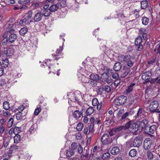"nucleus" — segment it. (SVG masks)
Returning a JSON list of instances; mask_svg holds the SVG:
<instances>
[{"label": "nucleus", "instance_id": "obj_6", "mask_svg": "<svg viewBox=\"0 0 160 160\" xmlns=\"http://www.w3.org/2000/svg\"><path fill=\"white\" fill-rule=\"evenodd\" d=\"M15 30L13 29H10L8 32H9L10 35L8 38V42L12 43L16 41L17 38V35L14 33Z\"/></svg>", "mask_w": 160, "mask_h": 160}, {"label": "nucleus", "instance_id": "obj_32", "mask_svg": "<svg viewBox=\"0 0 160 160\" xmlns=\"http://www.w3.org/2000/svg\"><path fill=\"white\" fill-rule=\"evenodd\" d=\"M59 8L58 5L57 4L52 5L49 8V9L51 12H55L57 11Z\"/></svg>", "mask_w": 160, "mask_h": 160}, {"label": "nucleus", "instance_id": "obj_34", "mask_svg": "<svg viewBox=\"0 0 160 160\" xmlns=\"http://www.w3.org/2000/svg\"><path fill=\"white\" fill-rule=\"evenodd\" d=\"M74 153V152L71 148H69L67 150L66 152V156L68 157H70L73 155Z\"/></svg>", "mask_w": 160, "mask_h": 160}, {"label": "nucleus", "instance_id": "obj_51", "mask_svg": "<svg viewBox=\"0 0 160 160\" xmlns=\"http://www.w3.org/2000/svg\"><path fill=\"white\" fill-rule=\"evenodd\" d=\"M8 42V38L7 37H5L2 40V44L3 46H6L7 45Z\"/></svg>", "mask_w": 160, "mask_h": 160}, {"label": "nucleus", "instance_id": "obj_27", "mask_svg": "<svg viewBox=\"0 0 160 160\" xmlns=\"http://www.w3.org/2000/svg\"><path fill=\"white\" fill-rule=\"evenodd\" d=\"M144 113L143 110L142 108H139L138 110L137 113V116H136V118H138L140 117L142 118L143 117Z\"/></svg>", "mask_w": 160, "mask_h": 160}, {"label": "nucleus", "instance_id": "obj_24", "mask_svg": "<svg viewBox=\"0 0 160 160\" xmlns=\"http://www.w3.org/2000/svg\"><path fill=\"white\" fill-rule=\"evenodd\" d=\"M94 109L92 107H89L88 108L87 110H86L85 112H85V113H84L85 115H84V116H90L91 115L92 113L93 112Z\"/></svg>", "mask_w": 160, "mask_h": 160}, {"label": "nucleus", "instance_id": "obj_46", "mask_svg": "<svg viewBox=\"0 0 160 160\" xmlns=\"http://www.w3.org/2000/svg\"><path fill=\"white\" fill-rule=\"evenodd\" d=\"M154 74L156 77H160V67H157L154 71Z\"/></svg>", "mask_w": 160, "mask_h": 160}, {"label": "nucleus", "instance_id": "obj_3", "mask_svg": "<svg viewBox=\"0 0 160 160\" xmlns=\"http://www.w3.org/2000/svg\"><path fill=\"white\" fill-rule=\"evenodd\" d=\"M76 92L73 93L72 92H69L67 93V96L70 97L69 99L70 100L74 102H79V100L80 98L81 97V94L79 92Z\"/></svg>", "mask_w": 160, "mask_h": 160}, {"label": "nucleus", "instance_id": "obj_12", "mask_svg": "<svg viewBox=\"0 0 160 160\" xmlns=\"http://www.w3.org/2000/svg\"><path fill=\"white\" fill-rule=\"evenodd\" d=\"M152 145V141L149 138H146L144 140V147L145 149L149 150L151 147Z\"/></svg>", "mask_w": 160, "mask_h": 160}, {"label": "nucleus", "instance_id": "obj_40", "mask_svg": "<svg viewBox=\"0 0 160 160\" xmlns=\"http://www.w3.org/2000/svg\"><path fill=\"white\" fill-rule=\"evenodd\" d=\"M156 130V126L155 125H152L149 128V132L150 134H153L155 132Z\"/></svg>", "mask_w": 160, "mask_h": 160}, {"label": "nucleus", "instance_id": "obj_35", "mask_svg": "<svg viewBox=\"0 0 160 160\" xmlns=\"http://www.w3.org/2000/svg\"><path fill=\"white\" fill-rule=\"evenodd\" d=\"M148 6V2L145 1H142L141 2V7L142 9H145Z\"/></svg>", "mask_w": 160, "mask_h": 160}, {"label": "nucleus", "instance_id": "obj_58", "mask_svg": "<svg viewBox=\"0 0 160 160\" xmlns=\"http://www.w3.org/2000/svg\"><path fill=\"white\" fill-rule=\"evenodd\" d=\"M77 149H78L79 153L81 154L82 152L83 148L80 144L78 145Z\"/></svg>", "mask_w": 160, "mask_h": 160}, {"label": "nucleus", "instance_id": "obj_16", "mask_svg": "<svg viewBox=\"0 0 160 160\" xmlns=\"http://www.w3.org/2000/svg\"><path fill=\"white\" fill-rule=\"evenodd\" d=\"M142 143V140L139 137H137L134 140L132 145L134 147H139Z\"/></svg>", "mask_w": 160, "mask_h": 160}, {"label": "nucleus", "instance_id": "obj_30", "mask_svg": "<svg viewBox=\"0 0 160 160\" xmlns=\"http://www.w3.org/2000/svg\"><path fill=\"white\" fill-rule=\"evenodd\" d=\"M109 138V136L108 134H105L103 135L101 138V141L103 144H105L107 142Z\"/></svg>", "mask_w": 160, "mask_h": 160}, {"label": "nucleus", "instance_id": "obj_25", "mask_svg": "<svg viewBox=\"0 0 160 160\" xmlns=\"http://www.w3.org/2000/svg\"><path fill=\"white\" fill-rule=\"evenodd\" d=\"M122 68V65L121 63L118 62L115 63L113 66V69L116 71H119Z\"/></svg>", "mask_w": 160, "mask_h": 160}, {"label": "nucleus", "instance_id": "obj_21", "mask_svg": "<svg viewBox=\"0 0 160 160\" xmlns=\"http://www.w3.org/2000/svg\"><path fill=\"white\" fill-rule=\"evenodd\" d=\"M43 17L42 13L39 12L37 13L33 17V20L35 22L40 21L42 20Z\"/></svg>", "mask_w": 160, "mask_h": 160}, {"label": "nucleus", "instance_id": "obj_2", "mask_svg": "<svg viewBox=\"0 0 160 160\" xmlns=\"http://www.w3.org/2000/svg\"><path fill=\"white\" fill-rule=\"evenodd\" d=\"M112 70L110 69H108L106 68H104V70H102V72L103 73L101 75V81L102 82H106L108 83H110L112 82V79L109 78L108 74H110L109 72L112 71Z\"/></svg>", "mask_w": 160, "mask_h": 160}, {"label": "nucleus", "instance_id": "obj_59", "mask_svg": "<svg viewBox=\"0 0 160 160\" xmlns=\"http://www.w3.org/2000/svg\"><path fill=\"white\" fill-rule=\"evenodd\" d=\"M63 48L62 47L60 46L59 47V48H58L57 49L56 54H57L60 55L62 52V50H63Z\"/></svg>", "mask_w": 160, "mask_h": 160}, {"label": "nucleus", "instance_id": "obj_64", "mask_svg": "<svg viewBox=\"0 0 160 160\" xmlns=\"http://www.w3.org/2000/svg\"><path fill=\"white\" fill-rule=\"evenodd\" d=\"M52 55L53 56V59L54 60H58L59 58L60 57L59 56L60 55L59 54H52Z\"/></svg>", "mask_w": 160, "mask_h": 160}, {"label": "nucleus", "instance_id": "obj_63", "mask_svg": "<svg viewBox=\"0 0 160 160\" xmlns=\"http://www.w3.org/2000/svg\"><path fill=\"white\" fill-rule=\"evenodd\" d=\"M3 115L5 117H8L10 115V113L8 111H3Z\"/></svg>", "mask_w": 160, "mask_h": 160}, {"label": "nucleus", "instance_id": "obj_31", "mask_svg": "<svg viewBox=\"0 0 160 160\" xmlns=\"http://www.w3.org/2000/svg\"><path fill=\"white\" fill-rule=\"evenodd\" d=\"M3 108L6 110H9L10 108V104L8 101H5L3 103Z\"/></svg>", "mask_w": 160, "mask_h": 160}, {"label": "nucleus", "instance_id": "obj_29", "mask_svg": "<svg viewBox=\"0 0 160 160\" xmlns=\"http://www.w3.org/2000/svg\"><path fill=\"white\" fill-rule=\"evenodd\" d=\"M120 150L117 147H113L111 151V153L113 155L117 154L119 152Z\"/></svg>", "mask_w": 160, "mask_h": 160}, {"label": "nucleus", "instance_id": "obj_22", "mask_svg": "<svg viewBox=\"0 0 160 160\" xmlns=\"http://www.w3.org/2000/svg\"><path fill=\"white\" fill-rule=\"evenodd\" d=\"M31 22V21H29L28 19L24 18L19 21V24L21 26H25L26 25H29Z\"/></svg>", "mask_w": 160, "mask_h": 160}, {"label": "nucleus", "instance_id": "obj_36", "mask_svg": "<svg viewBox=\"0 0 160 160\" xmlns=\"http://www.w3.org/2000/svg\"><path fill=\"white\" fill-rule=\"evenodd\" d=\"M28 8V7L27 6L25 5H23L20 6H15L14 9L15 10H17L19 9H20L22 10H24Z\"/></svg>", "mask_w": 160, "mask_h": 160}, {"label": "nucleus", "instance_id": "obj_42", "mask_svg": "<svg viewBox=\"0 0 160 160\" xmlns=\"http://www.w3.org/2000/svg\"><path fill=\"white\" fill-rule=\"evenodd\" d=\"M137 152L135 149H132L129 152V155L132 157L135 156L137 154Z\"/></svg>", "mask_w": 160, "mask_h": 160}, {"label": "nucleus", "instance_id": "obj_26", "mask_svg": "<svg viewBox=\"0 0 160 160\" xmlns=\"http://www.w3.org/2000/svg\"><path fill=\"white\" fill-rule=\"evenodd\" d=\"M13 139L14 143L17 144L20 142L21 139V136L19 134H17L13 137Z\"/></svg>", "mask_w": 160, "mask_h": 160}, {"label": "nucleus", "instance_id": "obj_57", "mask_svg": "<svg viewBox=\"0 0 160 160\" xmlns=\"http://www.w3.org/2000/svg\"><path fill=\"white\" fill-rule=\"evenodd\" d=\"M41 107L38 108L36 109L34 111V114L35 115H38L39 113L41 112Z\"/></svg>", "mask_w": 160, "mask_h": 160}, {"label": "nucleus", "instance_id": "obj_20", "mask_svg": "<svg viewBox=\"0 0 160 160\" xmlns=\"http://www.w3.org/2000/svg\"><path fill=\"white\" fill-rule=\"evenodd\" d=\"M152 74L151 72L149 71L146 72L142 74V78L143 80H149L151 78Z\"/></svg>", "mask_w": 160, "mask_h": 160}, {"label": "nucleus", "instance_id": "obj_56", "mask_svg": "<svg viewBox=\"0 0 160 160\" xmlns=\"http://www.w3.org/2000/svg\"><path fill=\"white\" fill-rule=\"evenodd\" d=\"M66 1L65 0H62L59 2L60 6L62 7H65L66 5Z\"/></svg>", "mask_w": 160, "mask_h": 160}, {"label": "nucleus", "instance_id": "obj_19", "mask_svg": "<svg viewBox=\"0 0 160 160\" xmlns=\"http://www.w3.org/2000/svg\"><path fill=\"white\" fill-rule=\"evenodd\" d=\"M123 71L121 73V77H125L127 76L130 71V68L128 67H124L123 68Z\"/></svg>", "mask_w": 160, "mask_h": 160}, {"label": "nucleus", "instance_id": "obj_62", "mask_svg": "<svg viewBox=\"0 0 160 160\" xmlns=\"http://www.w3.org/2000/svg\"><path fill=\"white\" fill-rule=\"evenodd\" d=\"M154 52H156L158 53H160V44L157 45L156 48L154 49Z\"/></svg>", "mask_w": 160, "mask_h": 160}, {"label": "nucleus", "instance_id": "obj_49", "mask_svg": "<svg viewBox=\"0 0 160 160\" xmlns=\"http://www.w3.org/2000/svg\"><path fill=\"white\" fill-rule=\"evenodd\" d=\"M83 126V123H78L76 128L77 130L79 131H81L82 129Z\"/></svg>", "mask_w": 160, "mask_h": 160}, {"label": "nucleus", "instance_id": "obj_23", "mask_svg": "<svg viewBox=\"0 0 160 160\" xmlns=\"http://www.w3.org/2000/svg\"><path fill=\"white\" fill-rule=\"evenodd\" d=\"M148 123V121L146 119H144L138 122L139 128H145Z\"/></svg>", "mask_w": 160, "mask_h": 160}, {"label": "nucleus", "instance_id": "obj_47", "mask_svg": "<svg viewBox=\"0 0 160 160\" xmlns=\"http://www.w3.org/2000/svg\"><path fill=\"white\" fill-rule=\"evenodd\" d=\"M14 130V134L15 135L18 134L21 132V128L19 127H16L13 128Z\"/></svg>", "mask_w": 160, "mask_h": 160}, {"label": "nucleus", "instance_id": "obj_28", "mask_svg": "<svg viewBox=\"0 0 160 160\" xmlns=\"http://www.w3.org/2000/svg\"><path fill=\"white\" fill-rule=\"evenodd\" d=\"M92 104L94 106H97V109L99 110H100V107L98 105L99 102L98 99L96 98H94L92 100Z\"/></svg>", "mask_w": 160, "mask_h": 160}, {"label": "nucleus", "instance_id": "obj_41", "mask_svg": "<svg viewBox=\"0 0 160 160\" xmlns=\"http://www.w3.org/2000/svg\"><path fill=\"white\" fill-rule=\"evenodd\" d=\"M111 73L112 76V77L115 79H117L119 78V75L118 73L116 72H114L113 71H112L109 72V73Z\"/></svg>", "mask_w": 160, "mask_h": 160}, {"label": "nucleus", "instance_id": "obj_61", "mask_svg": "<svg viewBox=\"0 0 160 160\" xmlns=\"http://www.w3.org/2000/svg\"><path fill=\"white\" fill-rule=\"evenodd\" d=\"M146 29L144 28H141L139 30V33L142 36L144 33H146Z\"/></svg>", "mask_w": 160, "mask_h": 160}, {"label": "nucleus", "instance_id": "obj_38", "mask_svg": "<svg viewBox=\"0 0 160 160\" xmlns=\"http://www.w3.org/2000/svg\"><path fill=\"white\" fill-rule=\"evenodd\" d=\"M51 11L49 9H45L43 11L42 14V16L47 17L48 16L51 14Z\"/></svg>", "mask_w": 160, "mask_h": 160}, {"label": "nucleus", "instance_id": "obj_7", "mask_svg": "<svg viewBox=\"0 0 160 160\" xmlns=\"http://www.w3.org/2000/svg\"><path fill=\"white\" fill-rule=\"evenodd\" d=\"M127 97L125 96L122 95L118 97L115 101L116 105L120 106L124 104L127 101Z\"/></svg>", "mask_w": 160, "mask_h": 160}, {"label": "nucleus", "instance_id": "obj_1", "mask_svg": "<svg viewBox=\"0 0 160 160\" xmlns=\"http://www.w3.org/2000/svg\"><path fill=\"white\" fill-rule=\"evenodd\" d=\"M123 127V129H128L129 131L134 134H136L137 132L139 126L138 124L133 123L131 121H129L126 123Z\"/></svg>", "mask_w": 160, "mask_h": 160}, {"label": "nucleus", "instance_id": "obj_53", "mask_svg": "<svg viewBox=\"0 0 160 160\" xmlns=\"http://www.w3.org/2000/svg\"><path fill=\"white\" fill-rule=\"evenodd\" d=\"M71 148L74 151V150H76L77 149L78 145L76 143L73 142L71 144Z\"/></svg>", "mask_w": 160, "mask_h": 160}, {"label": "nucleus", "instance_id": "obj_37", "mask_svg": "<svg viewBox=\"0 0 160 160\" xmlns=\"http://www.w3.org/2000/svg\"><path fill=\"white\" fill-rule=\"evenodd\" d=\"M142 23L143 25H146L148 24L149 19L146 17H143L142 18Z\"/></svg>", "mask_w": 160, "mask_h": 160}, {"label": "nucleus", "instance_id": "obj_44", "mask_svg": "<svg viewBox=\"0 0 160 160\" xmlns=\"http://www.w3.org/2000/svg\"><path fill=\"white\" fill-rule=\"evenodd\" d=\"M23 116L22 113L21 112H19L16 114V117L17 120L22 119Z\"/></svg>", "mask_w": 160, "mask_h": 160}, {"label": "nucleus", "instance_id": "obj_50", "mask_svg": "<svg viewBox=\"0 0 160 160\" xmlns=\"http://www.w3.org/2000/svg\"><path fill=\"white\" fill-rule=\"evenodd\" d=\"M132 88H131V86H129L124 91V94L127 95L129 93L132 91Z\"/></svg>", "mask_w": 160, "mask_h": 160}, {"label": "nucleus", "instance_id": "obj_5", "mask_svg": "<svg viewBox=\"0 0 160 160\" xmlns=\"http://www.w3.org/2000/svg\"><path fill=\"white\" fill-rule=\"evenodd\" d=\"M143 42L141 36H138L136 38L134 43L135 45L137 46L138 51H141L142 49Z\"/></svg>", "mask_w": 160, "mask_h": 160}, {"label": "nucleus", "instance_id": "obj_15", "mask_svg": "<svg viewBox=\"0 0 160 160\" xmlns=\"http://www.w3.org/2000/svg\"><path fill=\"white\" fill-rule=\"evenodd\" d=\"M1 58L2 61V67L5 68H6L8 67L9 64L8 60V59L7 57L4 56L3 55H1Z\"/></svg>", "mask_w": 160, "mask_h": 160}, {"label": "nucleus", "instance_id": "obj_4", "mask_svg": "<svg viewBox=\"0 0 160 160\" xmlns=\"http://www.w3.org/2000/svg\"><path fill=\"white\" fill-rule=\"evenodd\" d=\"M158 103L156 100L150 102L148 106L149 110L151 112H160V111L158 108Z\"/></svg>", "mask_w": 160, "mask_h": 160}, {"label": "nucleus", "instance_id": "obj_10", "mask_svg": "<svg viewBox=\"0 0 160 160\" xmlns=\"http://www.w3.org/2000/svg\"><path fill=\"white\" fill-rule=\"evenodd\" d=\"M15 52V50L12 48H10L7 49L6 50H4L3 52H2L1 55H3L4 56L7 57V56H10L13 54Z\"/></svg>", "mask_w": 160, "mask_h": 160}, {"label": "nucleus", "instance_id": "obj_11", "mask_svg": "<svg viewBox=\"0 0 160 160\" xmlns=\"http://www.w3.org/2000/svg\"><path fill=\"white\" fill-rule=\"evenodd\" d=\"M139 98L137 96L132 97L130 99L129 104L130 106L136 107L138 105V99Z\"/></svg>", "mask_w": 160, "mask_h": 160}, {"label": "nucleus", "instance_id": "obj_54", "mask_svg": "<svg viewBox=\"0 0 160 160\" xmlns=\"http://www.w3.org/2000/svg\"><path fill=\"white\" fill-rule=\"evenodd\" d=\"M27 17L28 18V19H31V18L32 17V12L31 10H29L28 11L27 13L26 14Z\"/></svg>", "mask_w": 160, "mask_h": 160}, {"label": "nucleus", "instance_id": "obj_8", "mask_svg": "<svg viewBox=\"0 0 160 160\" xmlns=\"http://www.w3.org/2000/svg\"><path fill=\"white\" fill-rule=\"evenodd\" d=\"M133 60V58L129 55L125 56L123 59V62L130 68L133 65L134 62L132 61Z\"/></svg>", "mask_w": 160, "mask_h": 160}, {"label": "nucleus", "instance_id": "obj_33", "mask_svg": "<svg viewBox=\"0 0 160 160\" xmlns=\"http://www.w3.org/2000/svg\"><path fill=\"white\" fill-rule=\"evenodd\" d=\"M37 128V125L36 124H33L30 128L29 130L28 131L29 133H32L35 132Z\"/></svg>", "mask_w": 160, "mask_h": 160}, {"label": "nucleus", "instance_id": "obj_9", "mask_svg": "<svg viewBox=\"0 0 160 160\" xmlns=\"http://www.w3.org/2000/svg\"><path fill=\"white\" fill-rule=\"evenodd\" d=\"M91 81L90 83L93 84L94 86H96L97 85V83H99V76L97 74H91L90 76Z\"/></svg>", "mask_w": 160, "mask_h": 160}, {"label": "nucleus", "instance_id": "obj_17", "mask_svg": "<svg viewBox=\"0 0 160 160\" xmlns=\"http://www.w3.org/2000/svg\"><path fill=\"white\" fill-rule=\"evenodd\" d=\"M123 127L120 126L118 127L114 128L109 132V133L111 136H113L116 133H118V132L123 129Z\"/></svg>", "mask_w": 160, "mask_h": 160}, {"label": "nucleus", "instance_id": "obj_14", "mask_svg": "<svg viewBox=\"0 0 160 160\" xmlns=\"http://www.w3.org/2000/svg\"><path fill=\"white\" fill-rule=\"evenodd\" d=\"M95 117L96 118L95 119L94 117H92L90 119V122L92 123H93L92 124V126H93L94 125H98L100 122V119H99V114H96L95 115Z\"/></svg>", "mask_w": 160, "mask_h": 160}, {"label": "nucleus", "instance_id": "obj_18", "mask_svg": "<svg viewBox=\"0 0 160 160\" xmlns=\"http://www.w3.org/2000/svg\"><path fill=\"white\" fill-rule=\"evenodd\" d=\"M78 79L79 81H81V82H82L83 84V83H87L89 84L90 83V82H89V78L84 75H81V76L79 77Z\"/></svg>", "mask_w": 160, "mask_h": 160}, {"label": "nucleus", "instance_id": "obj_39", "mask_svg": "<svg viewBox=\"0 0 160 160\" xmlns=\"http://www.w3.org/2000/svg\"><path fill=\"white\" fill-rule=\"evenodd\" d=\"M28 30L27 28L23 27L19 31L20 34L21 35H24L28 32Z\"/></svg>", "mask_w": 160, "mask_h": 160}, {"label": "nucleus", "instance_id": "obj_52", "mask_svg": "<svg viewBox=\"0 0 160 160\" xmlns=\"http://www.w3.org/2000/svg\"><path fill=\"white\" fill-rule=\"evenodd\" d=\"M129 115V113L128 112H126L124 113L122 115L120 119L121 120H123L125 119L127 117H128Z\"/></svg>", "mask_w": 160, "mask_h": 160}, {"label": "nucleus", "instance_id": "obj_55", "mask_svg": "<svg viewBox=\"0 0 160 160\" xmlns=\"http://www.w3.org/2000/svg\"><path fill=\"white\" fill-rule=\"evenodd\" d=\"M124 113V109H121L119 110L118 113V116L119 118H121V117L122 115Z\"/></svg>", "mask_w": 160, "mask_h": 160}, {"label": "nucleus", "instance_id": "obj_13", "mask_svg": "<svg viewBox=\"0 0 160 160\" xmlns=\"http://www.w3.org/2000/svg\"><path fill=\"white\" fill-rule=\"evenodd\" d=\"M85 110L86 109H85L84 108H82V110L81 112H80L78 110H76L73 113L74 117L76 119H78L80 117L81 115L83 116V115H84V114L83 113V112H85Z\"/></svg>", "mask_w": 160, "mask_h": 160}, {"label": "nucleus", "instance_id": "obj_60", "mask_svg": "<svg viewBox=\"0 0 160 160\" xmlns=\"http://www.w3.org/2000/svg\"><path fill=\"white\" fill-rule=\"evenodd\" d=\"M153 81L154 82L160 84V76L156 77V78L153 79Z\"/></svg>", "mask_w": 160, "mask_h": 160}, {"label": "nucleus", "instance_id": "obj_43", "mask_svg": "<svg viewBox=\"0 0 160 160\" xmlns=\"http://www.w3.org/2000/svg\"><path fill=\"white\" fill-rule=\"evenodd\" d=\"M110 154L108 152H106L104 153L102 156V158L103 159H106L109 158L110 157Z\"/></svg>", "mask_w": 160, "mask_h": 160}, {"label": "nucleus", "instance_id": "obj_48", "mask_svg": "<svg viewBox=\"0 0 160 160\" xmlns=\"http://www.w3.org/2000/svg\"><path fill=\"white\" fill-rule=\"evenodd\" d=\"M13 118H10L8 123V128H11L12 126L13 122Z\"/></svg>", "mask_w": 160, "mask_h": 160}, {"label": "nucleus", "instance_id": "obj_45", "mask_svg": "<svg viewBox=\"0 0 160 160\" xmlns=\"http://www.w3.org/2000/svg\"><path fill=\"white\" fill-rule=\"evenodd\" d=\"M148 158L149 160H152L153 158V155L152 152L148 150L147 153Z\"/></svg>", "mask_w": 160, "mask_h": 160}]
</instances>
